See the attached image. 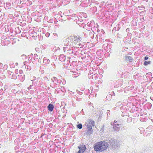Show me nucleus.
<instances>
[{
  "label": "nucleus",
  "mask_w": 153,
  "mask_h": 153,
  "mask_svg": "<svg viewBox=\"0 0 153 153\" xmlns=\"http://www.w3.org/2000/svg\"><path fill=\"white\" fill-rule=\"evenodd\" d=\"M108 145L105 141L97 142L94 146V150L96 151L102 152L105 150L108 147Z\"/></svg>",
  "instance_id": "obj_1"
},
{
  "label": "nucleus",
  "mask_w": 153,
  "mask_h": 153,
  "mask_svg": "<svg viewBox=\"0 0 153 153\" xmlns=\"http://www.w3.org/2000/svg\"><path fill=\"white\" fill-rule=\"evenodd\" d=\"M85 125L88 129L87 133L89 134H92L93 131L92 127L94 126V121L92 119H89L85 122Z\"/></svg>",
  "instance_id": "obj_2"
},
{
  "label": "nucleus",
  "mask_w": 153,
  "mask_h": 153,
  "mask_svg": "<svg viewBox=\"0 0 153 153\" xmlns=\"http://www.w3.org/2000/svg\"><path fill=\"white\" fill-rule=\"evenodd\" d=\"M78 148L79 149L78 153H83L86 150V147L83 144H81L78 147Z\"/></svg>",
  "instance_id": "obj_3"
},
{
  "label": "nucleus",
  "mask_w": 153,
  "mask_h": 153,
  "mask_svg": "<svg viewBox=\"0 0 153 153\" xmlns=\"http://www.w3.org/2000/svg\"><path fill=\"white\" fill-rule=\"evenodd\" d=\"M74 45H75L77 44V43H78L81 41V38L79 36H74Z\"/></svg>",
  "instance_id": "obj_4"
},
{
  "label": "nucleus",
  "mask_w": 153,
  "mask_h": 153,
  "mask_svg": "<svg viewBox=\"0 0 153 153\" xmlns=\"http://www.w3.org/2000/svg\"><path fill=\"white\" fill-rule=\"evenodd\" d=\"M133 60L131 56H126L125 57V61L126 62L129 61L131 62Z\"/></svg>",
  "instance_id": "obj_5"
},
{
  "label": "nucleus",
  "mask_w": 153,
  "mask_h": 153,
  "mask_svg": "<svg viewBox=\"0 0 153 153\" xmlns=\"http://www.w3.org/2000/svg\"><path fill=\"white\" fill-rule=\"evenodd\" d=\"M53 105L52 104H49L48 106V110L51 111H52L53 110Z\"/></svg>",
  "instance_id": "obj_6"
},
{
  "label": "nucleus",
  "mask_w": 153,
  "mask_h": 153,
  "mask_svg": "<svg viewBox=\"0 0 153 153\" xmlns=\"http://www.w3.org/2000/svg\"><path fill=\"white\" fill-rule=\"evenodd\" d=\"M151 62L150 61H149L148 62L145 61L144 63V65H147L148 64H149Z\"/></svg>",
  "instance_id": "obj_7"
},
{
  "label": "nucleus",
  "mask_w": 153,
  "mask_h": 153,
  "mask_svg": "<svg viewBox=\"0 0 153 153\" xmlns=\"http://www.w3.org/2000/svg\"><path fill=\"white\" fill-rule=\"evenodd\" d=\"M77 127L79 129H81L82 128V125L81 124H79L77 125Z\"/></svg>",
  "instance_id": "obj_8"
},
{
  "label": "nucleus",
  "mask_w": 153,
  "mask_h": 153,
  "mask_svg": "<svg viewBox=\"0 0 153 153\" xmlns=\"http://www.w3.org/2000/svg\"><path fill=\"white\" fill-rule=\"evenodd\" d=\"M81 45L79 43L78 45L76 46V47L77 48H81Z\"/></svg>",
  "instance_id": "obj_9"
},
{
  "label": "nucleus",
  "mask_w": 153,
  "mask_h": 153,
  "mask_svg": "<svg viewBox=\"0 0 153 153\" xmlns=\"http://www.w3.org/2000/svg\"><path fill=\"white\" fill-rule=\"evenodd\" d=\"M149 57L148 56H145L144 58L145 60H147L148 59Z\"/></svg>",
  "instance_id": "obj_10"
},
{
  "label": "nucleus",
  "mask_w": 153,
  "mask_h": 153,
  "mask_svg": "<svg viewBox=\"0 0 153 153\" xmlns=\"http://www.w3.org/2000/svg\"><path fill=\"white\" fill-rule=\"evenodd\" d=\"M63 55H61V56H60V60H62L61 59V57H63Z\"/></svg>",
  "instance_id": "obj_11"
},
{
  "label": "nucleus",
  "mask_w": 153,
  "mask_h": 153,
  "mask_svg": "<svg viewBox=\"0 0 153 153\" xmlns=\"http://www.w3.org/2000/svg\"><path fill=\"white\" fill-rule=\"evenodd\" d=\"M117 122V121H116L115 120L114 121V122L113 123V124H114V123H116Z\"/></svg>",
  "instance_id": "obj_12"
},
{
  "label": "nucleus",
  "mask_w": 153,
  "mask_h": 153,
  "mask_svg": "<svg viewBox=\"0 0 153 153\" xmlns=\"http://www.w3.org/2000/svg\"><path fill=\"white\" fill-rule=\"evenodd\" d=\"M111 124L112 125V122H111Z\"/></svg>",
  "instance_id": "obj_13"
}]
</instances>
